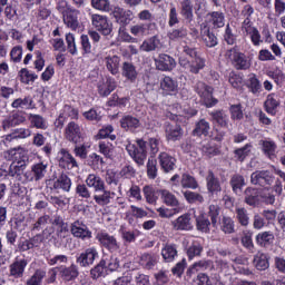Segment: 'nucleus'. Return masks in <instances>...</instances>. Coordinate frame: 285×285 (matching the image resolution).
I'll return each mask as SVG.
<instances>
[{"instance_id": "obj_1", "label": "nucleus", "mask_w": 285, "mask_h": 285, "mask_svg": "<svg viewBox=\"0 0 285 285\" xmlns=\"http://www.w3.org/2000/svg\"><path fill=\"white\" fill-rule=\"evenodd\" d=\"M3 156L7 161H12L8 169V176L17 179V181H23V173L28 168V151L26 148L19 146L8 149Z\"/></svg>"}, {"instance_id": "obj_2", "label": "nucleus", "mask_w": 285, "mask_h": 285, "mask_svg": "<svg viewBox=\"0 0 285 285\" xmlns=\"http://www.w3.org/2000/svg\"><path fill=\"white\" fill-rule=\"evenodd\" d=\"M225 58L230 61L232 66H234L236 70H248L250 66H253L250 58H248L246 53L239 51V47L237 46L227 49Z\"/></svg>"}, {"instance_id": "obj_3", "label": "nucleus", "mask_w": 285, "mask_h": 285, "mask_svg": "<svg viewBox=\"0 0 285 285\" xmlns=\"http://www.w3.org/2000/svg\"><path fill=\"white\" fill-rule=\"evenodd\" d=\"M178 63L180 68L189 75H199V71L206 68V59L200 56L191 59L181 56Z\"/></svg>"}, {"instance_id": "obj_4", "label": "nucleus", "mask_w": 285, "mask_h": 285, "mask_svg": "<svg viewBox=\"0 0 285 285\" xmlns=\"http://www.w3.org/2000/svg\"><path fill=\"white\" fill-rule=\"evenodd\" d=\"M126 150L138 166L146 164L148 153L146 151V141L144 139H138L137 146L132 144L127 145Z\"/></svg>"}, {"instance_id": "obj_5", "label": "nucleus", "mask_w": 285, "mask_h": 285, "mask_svg": "<svg viewBox=\"0 0 285 285\" xmlns=\"http://www.w3.org/2000/svg\"><path fill=\"white\" fill-rule=\"evenodd\" d=\"M250 183L268 190L275 184V176L269 170H256L250 175Z\"/></svg>"}, {"instance_id": "obj_6", "label": "nucleus", "mask_w": 285, "mask_h": 285, "mask_svg": "<svg viewBox=\"0 0 285 285\" xmlns=\"http://www.w3.org/2000/svg\"><path fill=\"white\" fill-rule=\"evenodd\" d=\"M194 89L206 108H213L217 104V99L213 97V87L206 85V82L198 81Z\"/></svg>"}, {"instance_id": "obj_7", "label": "nucleus", "mask_w": 285, "mask_h": 285, "mask_svg": "<svg viewBox=\"0 0 285 285\" xmlns=\"http://www.w3.org/2000/svg\"><path fill=\"white\" fill-rule=\"evenodd\" d=\"M242 32L245 37H249L253 46H262L264 40H262V33H259V29L253 24L250 18H246L242 23Z\"/></svg>"}, {"instance_id": "obj_8", "label": "nucleus", "mask_w": 285, "mask_h": 285, "mask_svg": "<svg viewBox=\"0 0 285 285\" xmlns=\"http://www.w3.org/2000/svg\"><path fill=\"white\" fill-rule=\"evenodd\" d=\"M91 23L98 32H101L105 37L111 35L112 32V22L108 20V17L94 13L91 14Z\"/></svg>"}, {"instance_id": "obj_9", "label": "nucleus", "mask_w": 285, "mask_h": 285, "mask_svg": "<svg viewBox=\"0 0 285 285\" xmlns=\"http://www.w3.org/2000/svg\"><path fill=\"white\" fill-rule=\"evenodd\" d=\"M96 239L99 242L100 246L109 250V253H117V250L121 248L117 238L106 232H98Z\"/></svg>"}, {"instance_id": "obj_10", "label": "nucleus", "mask_w": 285, "mask_h": 285, "mask_svg": "<svg viewBox=\"0 0 285 285\" xmlns=\"http://www.w3.org/2000/svg\"><path fill=\"white\" fill-rule=\"evenodd\" d=\"M154 61L157 70L161 72H170L177 66L175 59L166 53H160Z\"/></svg>"}, {"instance_id": "obj_11", "label": "nucleus", "mask_w": 285, "mask_h": 285, "mask_svg": "<svg viewBox=\"0 0 285 285\" xmlns=\"http://www.w3.org/2000/svg\"><path fill=\"white\" fill-rule=\"evenodd\" d=\"M114 18L116 20V23H119L121 26L120 28H126L132 19H135V14L130 10H125L124 8L116 7L112 11Z\"/></svg>"}, {"instance_id": "obj_12", "label": "nucleus", "mask_w": 285, "mask_h": 285, "mask_svg": "<svg viewBox=\"0 0 285 285\" xmlns=\"http://www.w3.org/2000/svg\"><path fill=\"white\" fill-rule=\"evenodd\" d=\"M161 48H164V43L159 39V36H153L144 40L139 47L142 52H159Z\"/></svg>"}, {"instance_id": "obj_13", "label": "nucleus", "mask_w": 285, "mask_h": 285, "mask_svg": "<svg viewBox=\"0 0 285 285\" xmlns=\"http://www.w3.org/2000/svg\"><path fill=\"white\" fill-rule=\"evenodd\" d=\"M259 146L262 153L267 157V159H275L277 157V142L271 138H265L259 140Z\"/></svg>"}, {"instance_id": "obj_14", "label": "nucleus", "mask_w": 285, "mask_h": 285, "mask_svg": "<svg viewBox=\"0 0 285 285\" xmlns=\"http://www.w3.org/2000/svg\"><path fill=\"white\" fill-rule=\"evenodd\" d=\"M97 257H99L97 248L90 247L80 254L77 258V264L80 266H91V264H95V259H97Z\"/></svg>"}, {"instance_id": "obj_15", "label": "nucleus", "mask_w": 285, "mask_h": 285, "mask_svg": "<svg viewBox=\"0 0 285 285\" xmlns=\"http://www.w3.org/2000/svg\"><path fill=\"white\" fill-rule=\"evenodd\" d=\"M178 88L179 82H177V79H174L170 76H165L160 79V90H163V95H175Z\"/></svg>"}, {"instance_id": "obj_16", "label": "nucleus", "mask_w": 285, "mask_h": 285, "mask_svg": "<svg viewBox=\"0 0 285 285\" xmlns=\"http://www.w3.org/2000/svg\"><path fill=\"white\" fill-rule=\"evenodd\" d=\"M117 89V80L115 78L108 77L106 80H100L98 82V94L100 97H108L110 92Z\"/></svg>"}, {"instance_id": "obj_17", "label": "nucleus", "mask_w": 285, "mask_h": 285, "mask_svg": "<svg viewBox=\"0 0 285 285\" xmlns=\"http://www.w3.org/2000/svg\"><path fill=\"white\" fill-rule=\"evenodd\" d=\"M206 23L214 28H224L226 24V16L222 11H212L206 14Z\"/></svg>"}, {"instance_id": "obj_18", "label": "nucleus", "mask_w": 285, "mask_h": 285, "mask_svg": "<svg viewBox=\"0 0 285 285\" xmlns=\"http://www.w3.org/2000/svg\"><path fill=\"white\" fill-rule=\"evenodd\" d=\"M207 190L209 195H219L222 193V183H219V178L215 176L213 170H209L206 176Z\"/></svg>"}, {"instance_id": "obj_19", "label": "nucleus", "mask_w": 285, "mask_h": 285, "mask_svg": "<svg viewBox=\"0 0 285 285\" xmlns=\"http://www.w3.org/2000/svg\"><path fill=\"white\" fill-rule=\"evenodd\" d=\"M26 266H28V261L23 258L16 259L9 266L10 277H13L14 279H20V277H23V273H26Z\"/></svg>"}, {"instance_id": "obj_20", "label": "nucleus", "mask_w": 285, "mask_h": 285, "mask_svg": "<svg viewBox=\"0 0 285 285\" xmlns=\"http://www.w3.org/2000/svg\"><path fill=\"white\" fill-rule=\"evenodd\" d=\"M279 96L277 94H269L266 97V100L264 102L265 111L268 115H272V117H275L277 115V109L279 108Z\"/></svg>"}, {"instance_id": "obj_21", "label": "nucleus", "mask_w": 285, "mask_h": 285, "mask_svg": "<svg viewBox=\"0 0 285 285\" xmlns=\"http://www.w3.org/2000/svg\"><path fill=\"white\" fill-rule=\"evenodd\" d=\"M120 126L127 132L128 131L129 132H135V130H137V128H141V121L137 117H134L131 115H127V116H124L120 119Z\"/></svg>"}, {"instance_id": "obj_22", "label": "nucleus", "mask_w": 285, "mask_h": 285, "mask_svg": "<svg viewBox=\"0 0 285 285\" xmlns=\"http://www.w3.org/2000/svg\"><path fill=\"white\" fill-rule=\"evenodd\" d=\"M158 160L164 173H171V170H175L177 164V159H175V157L168 155L167 153H160Z\"/></svg>"}, {"instance_id": "obj_23", "label": "nucleus", "mask_w": 285, "mask_h": 285, "mask_svg": "<svg viewBox=\"0 0 285 285\" xmlns=\"http://www.w3.org/2000/svg\"><path fill=\"white\" fill-rule=\"evenodd\" d=\"M24 121L26 116H23V114L16 112L2 121V128L3 130H10V128H14V126H21Z\"/></svg>"}, {"instance_id": "obj_24", "label": "nucleus", "mask_w": 285, "mask_h": 285, "mask_svg": "<svg viewBox=\"0 0 285 285\" xmlns=\"http://www.w3.org/2000/svg\"><path fill=\"white\" fill-rule=\"evenodd\" d=\"M122 77H125L127 81H130V83H135V81H137V77H139L137 67H135L132 62L125 61L122 63Z\"/></svg>"}, {"instance_id": "obj_25", "label": "nucleus", "mask_w": 285, "mask_h": 285, "mask_svg": "<svg viewBox=\"0 0 285 285\" xmlns=\"http://www.w3.org/2000/svg\"><path fill=\"white\" fill-rule=\"evenodd\" d=\"M165 135H166V139H168V141H179V139H181V135H184V132L181 131L180 126L167 124L165 127Z\"/></svg>"}, {"instance_id": "obj_26", "label": "nucleus", "mask_w": 285, "mask_h": 285, "mask_svg": "<svg viewBox=\"0 0 285 285\" xmlns=\"http://www.w3.org/2000/svg\"><path fill=\"white\" fill-rule=\"evenodd\" d=\"M210 132V122L206 119H200L195 124V128L193 129L194 137H208Z\"/></svg>"}, {"instance_id": "obj_27", "label": "nucleus", "mask_w": 285, "mask_h": 285, "mask_svg": "<svg viewBox=\"0 0 285 285\" xmlns=\"http://www.w3.org/2000/svg\"><path fill=\"white\" fill-rule=\"evenodd\" d=\"M105 63L110 75H119V66L121 65V58L119 56H107L105 58Z\"/></svg>"}, {"instance_id": "obj_28", "label": "nucleus", "mask_w": 285, "mask_h": 285, "mask_svg": "<svg viewBox=\"0 0 285 285\" xmlns=\"http://www.w3.org/2000/svg\"><path fill=\"white\" fill-rule=\"evenodd\" d=\"M209 117H212V121H215V124L220 126V128H228L230 119L228 118L226 111L215 110L209 112Z\"/></svg>"}, {"instance_id": "obj_29", "label": "nucleus", "mask_w": 285, "mask_h": 285, "mask_svg": "<svg viewBox=\"0 0 285 285\" xmlns=\"http://www.w3.org/2000/svg\"><path fill=\"white\" fill-rule=\"evenodd\" d=\"M176 230H193V223L190 222V214L179 216L173 223Z\"/></svg>"}, {"instance_id": "obj_30", "label": "nucleus", "mask_w": 285, "mask_h": 285, "mask_svg": "<svg viewBox=\"0 0 285 285\" xmlns=\"http://www.w3.org/2000/svg\"><path fill=\"white\" fill-rule=\"evenodd\" d=\"M271 257H268V254L258 252L254 256V266L257 268V271H267V268L271 267V263L268 262Z\"/></svg>"}, {"instance_id": "obj_31", "label": "nucleus", "mask_w": 285, "mask_h": 285, "mask_svg": "<svg viewBox=\"0 0 285 285\" xmlns=\"http://www.w3.org/2000/svg\"><path fill=\"white\" fill-rule=\"evenodd\" d=\"M86 184L89 188H94L95 193H99V190H104L106 188V183L96 174H89Z\"/></svg>"}, {"instance_id": "obj_32", "label": "nucleus", "mask_w": 285, "mask_h": 285, "mask_svg": "<svg viewBox=\"0 0 285 285\" xmlns=\"http://www.w3.org/2000/svg\"><path fill=\"white\" fill-rule=\"evenodd\" d=\"M202 253H204V245H202V240H193L190 246L187 248L188 259L191 261L195 259V257H202Z\"/></svg>"}, {"instance_id": "obj_33", "label": "nucleus", "mask_w": 285, "mask_h": 285, "mask_svg": "<svg viewBox=\"0 0 285 285\" xmlns=\"http://www.w3.org/2000/svg\"><path fill=\"white\" fill-rule=\"evenodd\" d=\"M98 193H102L94 196V199L98 206H108V204H110V199H115L117 195L114 191L106 190V188H104V190H98Z\"/></svg>"}, {"instance_id": "obj_34", "label": "nucleus", "mask_w": 285, "mask_h": 285, "mask_svg": "<svg viewBox=\"0 0 285 285\" xmlns=\"http://www.w3.org/2000/svg\"><path fill=\"white\" fill-rule=\"evenodd\" d=\"M244 202L247 206H252L253 208H255V206H259V191L255 188H246Z\"/></svg>"}, {"instance_id": "obj_35", "label": "nucleus", "mask_w": 285, "mask_h": 285, "mask_svg": "<svg viewBox=\"0 0 285 285\" xmlns=\"http://www.w3.org/2000/svg\"><path fill=\"white\" fill-rule=\"evenodd\" d=\"M161 257L167 263L175 262V257H177V245H165L161 249Z\"/></svg>"}, {"instance_id": "obj_36", "label": "nucleus", "mask_w": 285, "mask_h": 285, "mask_svg": "<svg viewBox=\"0 0 285 285\" xmlns=\"http://www.w3.org/2000/svg\"><path fill=\"white\" fill-rule=\"evenodd\" d=\"M256 242L258 246H271L275 242V234L273 232H262L256 235Z\"/></svg>"}, {"instance_id": "obj_37", "label": "nucleus", "mask_w": 285, "mask_h": 285, "mask_svg": "<svg viewBox=\"0 0 285 285\" xmlns=\"http://www.w3.org/2000/svg\"><path fill=\"white\" fill-rule=\"evenodd\" d=\"M72 235L73 237H79L80 239H90L92 237V233L88 230V227L86 225L79 226V223L73 224Z\"/></svg>"}, {"instance_id": "obj_38", "label": "nucleus", "mask_w": 285, "mask_h": 285, "mask_svg": "<svg viewBox=\"0 0 285 285\" xmlns=\"http://www.w3.org/2000/svg\"><path fill=\"white\" fill-rule=\"evenodd\" d=\"M193 0H183L180 2V14L186 19L187 21H193L194 13H193Z\"/></svg>"}, {"instance_id": "obj_39", "label": "nucleus", "mask_w": 285, "mask_h": 285, "mask_svg": "<svg viewBox=\"0 0 285 285\" xmlns=\"http://www.w3.org/2000/svg\"><path fill=\"white\" fill-rule=\"evenodd\" d=\"M220 230L225 235H233L235 233V220L230 216H223L220 220Z\"/></svg>"}, {"instance_id": "obj_40", "label": "nucleus", "mask_w": 285, "mask_h": 285, "mask_svg": "<svg viewBox=\"0 0 285 285\" xmlns=\"http://www.w3.org/2000/svg\"><path fill=\"white\" fill-rule=\"evenodd\" d=\"M235 215H236V219H237L238 224H240V226L246 227V226H248V224H250V216L248 215L247 208L236 207Z\"/></svg>"}, {"instance_id": "obj_41", "label": "nucleus", "mask_w": 285, "mask_h": 285, "mask_svg": "<svg viewBox=\"0 0 285 285\" xmlns=\"http://www.w3.org/2000/svg\"><path fill=\"white\" fill-rule=\"evenodd\" d=\"M31 170L33 173V176L36 177V181H41L43 177H46V174L48 173V164L41 161L38 164L32 165Z\"/></svg>"}, {"instance_id": "obj_42", "label": "nucleus", "mask_w": 285, "mask_h": 285, "mask_svg": "<svg viewBox=\"0 0 285 285\" xmlns=\"http://www.w3.org/2000/svg\"><path fill=\"white\" fill-rule=\"evenodd\" d=\"M150 30V23H138L130 27L129 32L134 37H146Z\"/></svg>"}, {"instance_id": "obj_43", "label": "nucleus", "mask_w": 285, "mask_h": 285, "mask_svg": "<svg viewBox=\"0 0 285 285\" xmlns=\"http://www.w3.org/2000/svg\"><path fill=\"white\" fill-rule=\"evenodd\" d=\"M29 121L31 124V128H38L39 130H46V128H48V122L40 115L30 114Z\"/></svg>"}, {"instance_id": "obj_44", "label": "nucleus", "mask_w": 285, "mask_h": 285, "mask_svg": "<svg viewBox=\"0 0 285 285\" xmlns=\"http://www.w3.org/2000/svg\"><path fill=\"white\" fill-rule=\"evenodd\" d=\"M57 157L60 168H70V164H72V155H70V151L60 149Z\"/></svg>"}, {"instance_id": "obj_45", "label": "nucleus", "mask_w": 285, "mask_h": 285, "mask_svg": "<svg viewBox=\"0 0 285 285\" xmlns=\"http://www.w3.org/2000/svg\"><path fill=\"white\" fill-rule=\"evenodd\" d=\"M196 228L200 233H210V220L205 214H200L196 217Z\"/></svg>"}, {"instance_id": "obj_46", "label": "nucleus", "mask_w": 285, "mask_h": 285, "mask_svg": "<svg viewBox=\"0 0 285 285\" xmlns=\"http://www.w3.org/2000/svg\"><path fill=\"white\" fill-rule=\"evenodd\" d=\"M32 107V98L24 97V98H17L12 101L11 108H16L17 110H30Z\"/></svg>"}, {"instance_id": "obj_47", "label": "nucleus", "mask_w": 285, "mask_h": 285, "mask_svg": "<svg viewBox=\"0 0 285 285\" xmlns=\"http://www.w3.org/2000/svg\"><path fill=\"white\" fill-rule=\"evenodd\" d=\"M230 186L236 195L242 193V188L246 186V180L244 179V176L239 174L232 176Z\"/></svg>"}, {"instance_id": "obj_48", "label": "nucleus", "mask_w": 285, "mask_h": 285, "mask_svg": "<svg viewBox=\"0 0 285 285\" xmlns=\"http://www.w3.org/2000/svg\"><path fill=\"white\" fill-rule=\"evenodd\" d=\"M157 265V257L153 254H142L140 257V266L147 271H151Z\"/></svg>"}, {"instance_id": "obj_49", "label": "nucleus", "mask_w": 285, "mask_h": 285, "mask_svg": "<svg viewBox=\"0 0 285 285\" xmlns=\"http://www.w3.org/2000/svg\"><path fill=\"white\" fill-rule=\"evenodd\" d=\"M250 150H253V144H246L244 147L235 149V158L237 161H244L250 155Z\"/></svg>"}, {"instance_id": "obj_50", "label": "nucleus", "mask_w": 285, "mask_h": 285, "mask_svg": "<svg viewBox=\"0 0 285 285\" xmlns=\"http://www.w3.org/2000/svg\"><path fill=\"white\" fill-rule=\"evenodd\" d=\"M248 88L253 95H259V92H262V83L255 73L249 75Z\"/></svg>"}, {"instance_id": "obj_51", "label": "nucleus", "mask_w": 285, "mask_h": 285, "mask_svg": "<svg viewBox=\"0 0 285 285\" xmlns=\"http://www.w3.org/2000/svg\"><path fill=\"white\" fill-rule=\"evenodd\" d=\"M161 199H163L164 204H166V206H171V207L179 206V200L169 190L164 189L161 191Z\"/></svg>"}, {"instance_id": "obj_52", "label": "nucleus", "mask_w": 285, "mask_h": 285, "mask_svg": "<svg viewBox=\"0 0 285 285\" xmlns=\"http://www.w3.org/2000/svg\"><path fill=\"white\" fill-rule=\"evenodd\" d=\"M210 264H212L210 261H206V259L198 261L189 267L188 273L195 274V273H199V271H208V268H210Z\"/></svg>"}, {"instance_id": "obj_53", "label": "nucleus", "mask_w": 285, "mask_h": 285, "mask_svg": "<svg viewBox=\"0 0 285 285\" xmlns=\"http://www.w3.org/2000/svg\"><path fill=\"white\" fill-rule=\"evenodd\" d=\"M106 259L101 258L99 264H97L92 269H91V277L94 279H99V277H104L106 275Z\"/></svg>"}, {"instance_id": "obj_54", "label": "nucleus", "mask_w": 285, "mask_h": 285, "mask_svg": "<svg viewBox=\"0 0 285 285\" xmlns=\"http://www.w3.org/2000/svg\"><path fill=\"white\" fill-rule=\"evenodd\" d=\"M188 30L184 27H180L178 29H173L171 31L168 32V38L171 41H177V39H184L187 37Z\"/></svg>"}, {"instance_id": "obj_55", "label": "nucleus", "mask_w": 285, "mask_h": 285, "mask_svg": "<svg viewBox=\"0 0 285 285\" xmlns=\"http://www.w3.org/2000/svg\"><path fill=\"white\" fill-rule=\"evenodd\" d=\"M203 41L207 48H215L217 46V36L210 32V29H207L203 36Z\"/></svg>"}, {"instance_id": "obj_56", "label": "nucleus", "mask_w": 285, "mask_h": 285, "mask_svg": "<svg viewBox=\"0 0 285 285\" xmlns=\"http://www.w3.org/2000/svg\"><path fill=\"white\" fill-rule=\"evenodd\" d=\"M91 6L95 10L110 12V0H91Z\"/></svg>"}, {"instance_id": "obj_57", "label": "nucleus", "mask_w": 285, "mask_h": 285, "mask_svg": "<svg viewBox=\"0 0 285 285\" xmlns=\"http://www.w3.org/2000/svg\"><path fill=\"white\" fill-rule=\"evenodd\" d=\"M43 277H46V271L37 269L35 274L27 281L28 285H41L43 282Z\"/></svg>"}, {"instance_id": "obj_58", "label": "nucleus", "mask_w": 285, "mask_h": 285, "mask_svg": "<svg viewBox=\"0 0 285 285\" xmlns=\"http://www.w3.org/2000/svg\"><path fill=\"white\" fill-rule=\"evenodd\" d=\"M180 184H181L183 188H191L194 190H195V188H197V180L195 179V177H193L188 174H184L181 176Z\"/></svg>"}, {"instance_id": "obj_59", "label": "nucleus", "mask_w": 285, "mask_h": 285, "mask_svg": "<svg viewBox=\"0 0 285 285\" xmlns=\"http://www.w3.org/2000/svg\"><path fill=\"white\" fill-rule=\"evenodd\" d=\"M184 197L189 204H204V196L195 191H185Z\"/></svg>"}, {"instance_id": "obj_60", "label": "nucleus", "mask_w": 285, "mask_h": 285, "mask_svg": "<svg viewBox=\"0 0 285 285\" xmlns=\"http://www.w3.org/2000/svg\"><path fill=\"white\" fill-rule=\"evenodd\" d=\"M142 193L147 204H155V202H157V196H155V189L153 188V186L146 185L142 188Z\"/></svg>"}, {"instance_id": "obj_61", "label": "nucleus", "mask_w": 285, "mask_h": 285, "mask_svg": "<svg viewBox=\"0 0 285 285\" xmlns=\"http://www.w3.org/2000/svg\"><path fill=\"white\" fill-rule=\"evenodd\" d=\"M147 175L149 179H156L157 178V159L149 158L147 163Z\"/></svg>"}, {"instance_id": "obj_62", "label": "nucleus", "mask_w": 285, "mask_h": 285, "mask_svg": "<svg viewBox=\"0 0 285 285\" xmlns=\"http://www.w3.org/2000/svg\"><path fill=\"white\" fill-rule=\"evenodd\" d=\"M157 285H168L170 282V276L167 271H160L154 275Z\"/></svg>"}, {"instance_id": "obj_63", "label": "nucleus", "mask_w": 285, "mask_h": 285, "mask_svg": "<svg viewBox=\"0 0 285 285\" xmlns=\"http://www.w3.org/2000/svg\"><path fill=\"white\" fill-rule=\"evenodd\" d=\"M219 205H209L208 216L210 217L213 226H217V218L219 217Z\"/></svg>"}, {"instance_id": "obj_64", "label": "nucleus", "mask_w": 285, "mask_h": 285, "mask_svg": "<svg viewBox=\"0 0 285 285\" xmlns=\"http://www.w3.org/2000/svg\"><path fill=\"white\" fill-rule=\"evenodd\" d=\"M106 261V268L108 271L115 272V271H119V258H117L116 256H110L109 258H102Z\"/></svg>"}]
</instances>
